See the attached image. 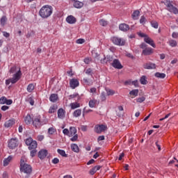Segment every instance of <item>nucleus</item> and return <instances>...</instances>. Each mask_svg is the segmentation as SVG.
<instances>
[{"instance_id":"1","label":"nucleus","mask_w":178,"mask_h":178,"mask_svg":"<svg viewBox=\"0 0 178 178\" xmlns=\"http://www.w3.org/2000/svg\"><path fill=\"white\" fill-rule=\"evenodd\" d=\"M10 74H13V77L6 80V86H9L10 83L12 84H16V82L22 79V70L19 67L14 65L9 70Z\"/></svg>"},{"instance_id":"2","label":"nucleus","mask_w":178,"mask_h":178,"mask_svg":"<svg viewBox=\"0 0 178 178\" xmlns=\"http://www.w3.org/2000/svg\"><path fill=\"white\" fill-rule=\"evenodd\" d=\"M39 15L43 19H47L52 15V6H44L40 10Z\"/></svg>"},{"instance_id":"3","label":"nucleus","mask_w":178,"mask_h":178,"mask_svg":"<svg viewBox=\"0 0 178 178\" xmlns=\"http://www.w3.org/2000/svg\"><path fill=\"white\" fill-rule=\"evenodd\" d=\"M20 170L21 172L26 173L27 175H30V173L33 172L31 165L26 163V158L24 157H22L20 160Z\"/></svg>"},{"instance_id":"4","label":"nucleus","mask_w":178,"mask_h":178,"mask_svg":"<svg viewBox=\"0 0 178 178\" xmlns=\"http://www.w3.org/2000/svg\"><path fill=\"white\" fill-rule=\"evenodd\" d=\"M26 144L29 146V149H35L37 148V141L33 140V138H29L25 140Z\"/></svg>"},{"instance_id":"5","label":"nucleus","mask_w":178,"mask_h":178,"mask_svg":"<svg viewBox=\"0 0 178 178\" xmlns=\"http://www.w3.org/2000/svg\"><path fill=\"white\" fill-rule=\"evenodd\" d=\"M111 41L115 44V45H119L120 47H123V45L126 44V40L118 37L111 38Z\"/></svg>"},{"instance_id":"6","label":"nucleus","mask_w":178,"mask_h":178,"mask_svg":"<svg viewBox=\"0 0 178 178\" xmlns=\"http://www.w3.org/2000/svg\"><path fill=\"white\" fill-rule=\"evenodd\" d=\"M165 6H167L168 10H169V12L175 13V15L178 14V9L176 7L173 6V5H172V3H170L169 1L167 0L165 2Z\"/></svg>"},{"instance_id":"7","label":"nucleus","mask_w":178,"mask_h":178,"mask_svg":"<svg viewBox=\"0 0 178 178\" xmlns=\"http://www.w3.org/2000/svg\"><path fill=\"white\" fill-rule=\"evenodd\" d=\"M19 145V142L17 140V138H11L8 141V147H10V149H15L16 147Z\"/></svg>"},{"instance_id":"8","label":"nucleus","mask_w":178,"mask_h":178,"mask_svg":"<svg viewBox=\"0 0 178 178\" xmlns=\"http://www.w3.org/2000/svg\"><path fill=\"white\" fill-rule=\"evenodd\" d=\"M32 123L35 129H40L41 126V117H40V115L35 117L33 119Z\"/></svg>"},{"instance_id":"9","label":"nucleus","mask_w":178,"mask_h":178,"mask_svg":"<svg viewBox=\"0 0 178 178\" xmlns=\"http://www.w3.org/2000/svg\"><path fill=\"white\" fill-rule=\"evenodd\" d=\"M106 129H107L106 126L104 124L95 125V133H97V134H101L102 131H105Z\"/></svg>"},{"instance_id":"10","label":"nucleus","mask_w":178,"mask_h":178,"mask_svg":"<svg viewBox=\"0 0 178 178\" xmlns=\"http://www.w3.org/2000/svg\"><path fill=\"white\" fill-rule=\"evenodd\" d=\"M0 104L1 105H12L13 104V100L8 99L6 97H1L0 98Z\"/></svg>"},{"instance_id":"11","label":"nucleus","mask_w":178,"mask_h":178,"mask_svg":"<svg viewBox=\"0 0 178 178\" xmlns=\"http://www.w3.org/2000/svg\"><path fill=\"white\" fill-rule=\"evenodd\" d=\"M111 66L115 69H123V65L120 63V61L118 59H114L113 62L111 63Z\"/></svg>"},{"instance_id":"12","label":"nucleus","mask_w":178,"mask_h":178,"mask_svg":"<svg viewBox=\"0 0 178 178\" xmlns=\"http://www.w3.org/2000/svg\"><path fill=\"white\" fill-rule=\"evenodd\" d=\"M113 60H115V59H113V56H106V57H104V59L101 60V63H110V65H111V63L113 62Z\"/></svg>"},{"instance_id":"13","label":"nucleus","mask_w":178,"mask_h":178,"mask_svg":"<svg viewBox=\"0 0 178 178\" xmlns=\"http://www.w3.org/2000/svg\"><path fill=\"white\" fill-rule=\"evenodd\" d=\"M74 3L73 6L74 8H76V9H81V8H83L84 6V3L81 1H79L78 0H71Z\"/></svg>"},{"instance_id":"14","label":"nucleus","mask_w":178,"mask_h":178,"mask_svg":"<svg viewBox=\"0 0 178 178\" xmlns=\"http://www.w3.org/2000/svg\"><path fill=\"white\" fill-rule=\"evenodd\" d=\"M79 80L76 79H72L70 80V86L71 87V88H72L73 90H74V88H76V87H79Z\"/></svg>"},{"instance_id":"15","label":"nucleus","mask_w":178,"mask_h":178,"mask_svg":"<svg viewBox=\"0 0 178 178\" xmlns=\"http://www.w3.org/2000/svg\"><path fill=\"white\" fill-rule=\"evenodd\" d=\"M143 67L144 69H147L148 70L152 69H156V65H155V63L149 62L147 63H145L143 65Z\"/></svg>"},{"instance_id":"16","label":"nucleus","mask_w":178,"mask_h":178,"mask_svg":"<svg viewBox=\"0 0 178 178\" xmlns=\"http://www.w3.org/2000/svg\"><path fill=\"white\" fill-rule=\"evenodd\" d=\"M47 155H48V151L47 150H40L38 152V157L40 159H44V158H47Z\"/></svg>"},{"instance_id":"17","label":"nucleus","mask_w":178,"mask_h":178,"mask_svg":"<svg viewBox=\"0 0 178 178\" xmlns=\"http://www.w3.org/2000/svg\"><path fill=\"white\" fill-rule=\"evenodd\" d=\"M152 48L151 47H147L143 50V55H145V56H147L148 55H151L152 54Z\"/></svg>"},{"instance_id":"18","label":"nucleus","mask_w":178,"mask_h":178,"mask_svg":"<svg viewBox=\"0 0 178 178\" xmlns=\"http://www.w3.org/2000/svg\"><path fill=\"white\" fill-rule=\"evenodd\" d=\"M66 22H67L70 24H74L76 23V17L73 15H70L66 18Z\"/></svg>"},{"instance_id":"19","label":"nucleus","mask_w":178,"mask_h":178,"mask_svg":"<svg viewBox=\"0 0 178 178\" xmlns=\"http://www.w3.org/2000/svg\"><path fill=\"white\" fill-rule=\"evenodd\" d=\"M144 41L146 42L147 44L151 45V47H153V48H155V43H154V40L151 39V38L147 36L145 38Z\"/></svg>"},{"instance_id":"20","label":"nucleus","mask_w":178,"mask_h":178,"mask_svg":"<svg viewBox=\"0 0 178 178\" xmlns=\"http://www.w3.org/2000/svg\"><path fill=\"white\" fill-rule=\"evenodd\" d=\"M99 169H101V166L96 165V166L93 167L92 169H90L89 173H90V175H91V176H93V175H95V173H97V171L99 170Z\"/></svg>"},{"instance_id":"21","label":"nucleus","mask_w":178,"mask_h":178,"mask_svg":"<svg viewBox=\"0 0 178 178\" xmlns=\"http://www.w3.org/2000/svg\"><path fill=\"white\" fill-rule=\"evenodd\" d=\"M71 149L72 151H73L74 152H76V154H79L80 152V148H79V146L77 145V144H72L71 145Z\"/></svg>"},{"instance_id":"22","label":"nucleus","mask_w":178,"mask_h":178,"mask_svg":"<svg viewBox=\"0 0 178 178\" xmlns=\"http://www.w3.org/2000/svg\"><path fill=\"white\" fill-rule=\"evenodd\" d=\"M15 124V119H11L8 120L7 122H5L4 126L5 127H12Z\"/></svg>"},{"instance_id":"23","label":"nucleus","mask_w":178,"mask_h":178,"mask_svg":"<svg viewBox=\"0 0 178 178\" xmlns=\"http://www.w3.org/2000/svg\"><path fill=\"white\" fill-rule=\"evenodd\" d=\"M119 29L121 31H127V30H129L130 27L126 24H121L119 26Z\"/></svg>"},{"instance_id":"24","label":"nucleus","mask_w":178,"mask_h":178,"mask_svg":"<svg viewBox=\"0 0 178 178\" xmlns=\"http://www.w3.org/2000/svg\"><path fill=\"white\" fill-rule=\"evenodd\" d=\"M58 99V94H51L49 97V101L51 102H56Z\"/></svg>"},{"instance_id":"25","label":"nucleus","mask_w":178,"mask_h":178,"mask_svg":"<svg viewBox=\"0 0 178 178\" xmlns=\"http://www.w3.org/2000/svg\"><path fill=\"white\" fill-rule=\"evenodd\" d=\"M77 133V129L74 127H70V137H73Z\"/></svg>"},{"instance_id":"26","label":"nucleus","mask_w":178,"mask_h":178,"mask_svg":"<svg viewBox=\"0 0 178 178\" xmlns=\"http://www.w3.org/2000/svg\"><path fill=\"white\" fill-rule=\"evenodd\" d=\"M24 122L26 124H31V122H33V118H31V115L28 114L24 118Z\"/></svg>"},{"instance_id":"27","label":"nucleus","mask_w":178,"mask_h":178,"mask_svg":"<svg viewBox=\"0 0 178 178\" xmlns=\"http://www.w3.org/2000/svg\"><path fill=\"white\" fill-rule=\"evenodd\" d=\"M58 118H59V119H63V118H65V112H63V108L58 109Z\"/></svg>"},{"instance_id":"28","label":"nucleus","mask_w":178,"mask_h":178,"mask_svg":"<svg viewBox=\"0 0 178 178\" xmlns=\"http://www.w3.org/2000/svg\"><path fill=\"white\" fill-rule=\"evenodd\" d=\"M12 159H13L12 156H9L7 159H5L3 161V166H8Z\"/></svg>"},{"instance_id":"29","label":"nucleus","mask_w":178,"mask_h":178,"mask_svg":"<svg viewBox=\"0 0 178 178\" xmlns=\"http://www.w3.org/2000/svg\"><path fill=\"white\" fill-rule=\"evenodd\" d=\"M155 77L157 79H165L166 77V74L165 73L156 72L154 74Z\"/></svg>"},{"instance_id":"30","label":"nucleus","mask_w":178,"mask_h":178,"mask_svg":"<svg viewBox=\"0 0 178 178\" xmlns=\"http://www.w3.org/2000/svg\"><path fill=\"white\" fill-rule=\"evenodd\" d=\"M57 152L58 154L61 155V156H63L64 158H67V154H66V152H65V150L58 149Z\"/></svg>"},{"instance_id":"31","label":"nucleus","mask_w":178,"mask_h":178,"mask_svg":"<svg viewBox=\"0 0 178 178\" xmlns=\"http://www.w3.org/2000/svg\"><path fill=\"white\" fill-rule=\"evenodd\" d=\"M74 98H77V100L79 101L80 99V95H79V93L75 92L73 95H70L69 96L68 99H73Z\"/></svg>"},{"instance_id":"32","label":"nucleus","mask_w":178,"mask_h":178,"mask_svg":"<svg viewBox=\"0 0 178 178\" xmlns=\"http://www.w3.org/2000/svg\"><path fill=\"white\" fill-rule=\"evenodd\" d=\"M73 116L74 118H79V116H81V109H76L73 113Z\"/></svg>"},{"instance_id":"33","label":"nucleus","mask_w":178,"mask_h":178,"mask_svg":"<svg viewBox=\"0 0 178 178\" xmlns=\"http://www.w3.org/2000/svg\"><path fill=\"white\" fill-rule=\"evenodd\" d=\"M57 109H58V106L56 105H53L50 107L49 110V113H55Z\"/></svg>"},{"instance_id":"34","label":"nucleus","mask_w":178,"mask_h":178,"mask_svg":"<svg viewBox=\"0 0 178 178\" xmlns=\"http://www.w3.org/2000/svg\"><path fill=\"white\" fill-rule=\"evenodd\" d=\"M71 109H76V108H80V104L77 102L71 103L70 104Z\"/></svg>"},{"instance_id":"35","label":"nucleus","mask_w":178,"mask_h":178,"mask_svg":"<svg viewBox=\"0 0 178 178\" xmlns=\"http://www.w3.org/2000/svg\"><path fill=\"white\" fill-rule=\"evenodd\" d=\"M47 133L50 136H52L53 134H55V133H56V129L54 127H50L48 129Z\"/></svg>"},{"instance_id":"36","label":"nucleus","mask_w":178,"mask_h":178,"mask_svg":"<svg viewBox=\"0 0 178 178\" xmlns=\"http://www.w3.org/2000/svg\"><path fill=\"white\" fill-rule=\"evenodd\" d=\"M28 92H33L34 91V84L30 83L26 88Z\"/></svg>"},{"instance_id":"37","label":"nucleus","mask_w":178,"mask_h":178,"mask_svg":"<svg viewBox=\"0 0 178 178\" xmlns=\"http://www.w3.org/2000/svg\"><path fill=\"white\" fill-rule=\"evenodd\" d=\"M138 16H140V11L139 10H135L132 14V17L134 19H136Z\"/></svg>"},{"instance_id":"38","label":"nucleus","mask_w":178,"mask_h":178,"mask_svg":"<svg viewBox=\"0 0 178 178\" xmlns=\"http://www.w3.org/2000/svg\"><path fill=\"white\" fill-rule=\"evenodd\" d=\"M169 45L172 47H177V42L175 40H171L169 41Z\"/></svg>"},{"instance_id":"39","label":"nucleus","mask_w":178,"mask_h":178,"mask_svg":"<svg viewBox=\"0 0 178 178\" xmlns=\"http://www.w3.org/2000/svg\"><path fill=\"white\" fill-rule=\"evenodd\" d=\"M6 22H8V19L6 18V16H3L1 18V26H5V24H6Z\"/></svg>"},{"instance_id":"40","label":"nucleus","mask_w":178,"mask_h":178,"mask_svg":"<svg viewBox=\"0 0 178 178\" xmlns=\"http://www.w3.org/2000/svg\"><path fill=\"white\" fill-rule=\"evenodd\" d=\"M96 104H97V100H95V99L90 100V102H89L90 108H94V106H95Z\"/></svg>"},{"instance_id":"41","label":"nucleus","mask_w":178,"mask_h":178,"mask_svg":"<svg viewBox=\"0 0 178 178\" xmlns=\"http://www.w3.org/2000/svg\"><path fill=\"white\" fill-rule=\"evenodd\" d=\"M129 94H130V95H134V97H137V95H138V89L132 90L129 92Z\"/></svg>"},{"instance_id":"42","label":"nucleus","mask_w":178,"mask_h":178,"mask_svg":"<svg viewBox=\"0 0 178 178\" xmlns=\"http://www.w3.org/2000/svg\"><path fill=\"white\" fill-rule=\"evenodd\" d=\"M99 23L101 24V26H103L104 27H105V26H108V21L102 19L99 20Z\"/></svg>"},{"instance_id":"43","label":"nucleus","mask_w":178,"mask_h":178,"mask_svg":"<svg viewBox=\"0 0 178 178\" xmlns=\"http://www.w3.org/2000/svg\"><path fill=\"white\" fill-rule=\"evenodd\" d=\"M140 83L145 85L147 84V79H145V76H143L140 79Z\"/></svg>"},{"instance_id":"44","label":"nucleus","mask_w":178,"mask_h":178,"mask_svg":"<svg viewBox=\"0 0 178 178\" xmlns=\"http://www.w3.org/2000/svg\"><path fill=\"white\" fill-rule=\"evenodd\" d=\"M151 26L154 27V29H158L159 24L156 22V21H152L151 22Z\"/></svg>"},{"instance_id":"45","label":"nucleus","mask_w":178,"mask_h":178,"mask_svg":"<svg viewBox=\"0 0 178 178\" xmlns=\"http://www.w3.org/2000/svg\"><path fill=\"white\" fill-rule=\"evenodd\" d=\"M86 74L88 76H92V70L91 68H88L86 71Z\"/></svg>"},{"instance_id":"46","label":"nucleus","mask_w":178,"mask_h":178,"mask_svg":"<svg viewBox=\"0 0 178 178\" xmlns=\"http://www.w3.org/2000/svg\"><path fill=\"white\" fill-rule=\"evenodd\" d=\"M36 154H37V150H35V149H32V150L31 151V156L32 158H34Z\"/></svg>"},{"instance_id":"47","label":"nucleus","mask_w":178,"mask_h":178,"mask_svg":"<svg viewBox=\"0 0 178 178\" xmlns=\"http://www.w3.org/2000/svg\"><path fill=\"white\" fill-rule=\"evenodd\" d=\"M138 35H139V37H142V38H146V37H148V35H147V34L141 33V32H138Z\"/></svg>"},{"instance_id":"48","label":"nucleus","mask_w":178,"mask_h":178,"mask_svg":"<svg viewBox=\"0 0 178 178\" xmlns=\"http://www.w3.org/2000/svg\"><path fill=\"white\" fill-rule=\"evenodd\" d=\"M63 134H65V136H68L70 137V131H69V129H64L63 130Z\"/></svg>"},{"instance_id":"49","label":"nucleus","mask_w":178,"mask_h":178,"mask_svg":"<svg viewBox=\"0 0 178 178\" xmlns=\"http://www.w3.org/2000/svg\"><path fill=\"white\" fill-rule=\"evenodd\" d=\"M137 102H144V101H145V97H139L136 99Z\"/></svg>"},{"instance_id":"50","label":"nucleus","mask_w":178,"mask_h":178,"mask_svg":"<svg viewBox=\"0 0 178 178\" xmlns=\"http://www.w3.org/2000/svg\"><path fill=\"white\" fill-rule=\"evenodd\" d=\"M100 98H101L102 101H106V96L105 95V92H102V94L100 95Z\"/></svg>"},{"instance_id":"51","label":"nucleus","mask_w":178,"mask_h":178,"mask_svg":"<svg viewBox=\"0 0 178 178\" xmlns=\"http://www.w3.org/2000/svg\"><path fill=\"white\" fill-rule=\"evenodd\" d=\"M86 42V40L84 39H78L76 40V44H84Z\"/></svg>"},{"instance_id":"52","label":"nucleus","mask_w":178,"mask_h":178,"mask_svg":"<svg viewBox=\"0 0 178 178\" xmlns=\"http://www.w3.org/2000/svg\"><path fill=\"white\" fill-rule=\"evenodd\" d=\"M78 138H79V135L75 134L72 138H70V140H71L72 142H74V141H76V140H78Z\"/></svg>"},{"instance_id":"53","label":"nucleus","mask_w":178,"mask_h":178,"mask_svg":"<svg viewBox=\"0 0 178 178\" xmlns=\"http://www.w3.org/2000/svg\"><path fill=\"white\" fill-rule=\"evenodd\" d=\"M52 163H54V165H56L57 163H59V159L58 158H54L52 160Z\"/></svg>"},{"instance_id":"54","label":"nucleus","mask_w":178,"mask_h":178,"mask_svg":"<svg viewBox=\"0 0 178 178\" xmlns=\"http://www.w3.org/2000/svg\"><path fill=\"white\" fill-rule=\"evenodd\" d=\"M140 23L141 24H144L145 23V17L142 16L140 19Z\"/></svg>"},{"instance_id":"55","label":"nucleus","mask_w":178,"mask_h":178,"mask_svg":"<svg viewBox=\"0 0 178 178\" xmlns=\"http://www.w3.org/2000/svg\"><path fill=\"white\" fill-rule=\"evenodd\" d=\"M33 34H34V32L33 31L28 32L26 34V38H30V37L33 36Z\"/></svg>"},{"instance_id":"56","label":"nucleus","mask_w":178,"mask_h":178,"mask_svg":"<svg viewBox=\"0 0 178 178\" xmlns=\"http://www.w3.org/2000/svg\"><path fill=\"white\" fill-rule=\"evenodd\" d=\"M90 112H92V110L91 109L87 110V108L86 107L83 108V113H90Z\"/></svg>"},{"instance_id":"57","label":"nucleus","mask_w":178,"mask_h":178,"mask_svg":"<svg viewBox=\"0 0 178 178\" xmlns=\"http://www.w3.org/2000/svg\"><path fill=\"white\" fill-rule=\"evenodd\" d=\"M172 38H178V33L177 32H173L172 34Z\"/></svg>"},{"instance_id":"58","label":"nucleus","mask_w":178,"mask_h":178,"mask_svg":"<svg viewBox=\"0 0 178 178\" xmlns=\"http://www.w3.org/2000/svg\"><path fill=\"white\" fill-rule=\"evenodd\" d=\"M28 101H29L30 105H31L32 106H33V105H34V99H33V98L30 97Z\"/></svg>"},{"instance_id":"59","label":"nucleus","mask_w":178,"mask_h":178,"mask_svg":"<svg viewBox=\"0 0 178 178\" xmlns=\"http://www.w3.org/2000/svg\"><path fill=\"white\" fill-rule=\"evenodd\" d=\"M89 92H91L92 94H95V92H97V88H90Z\"/></svg>"},{"instance_id":"60","label":"nucleus","mask_w":178,"mask_h":178,"mask_svg":"<svg viewBox=\"0 0 178 178\" xmlns=\"http://www.w3.org/2000/svg\"><path fill=\"white\" fill-rule=\"evenodd\" d=\"M115 94V92L112 90H107V95H113Z\"/></svg>"},{"instance_id":"61","label":"nucleus","mask_w":178,"mask_h":178,"mask_svg":"<svg viewBox=\"0 0 178 178\" xmlns=\"http://www.w3.org/2000/svg\"><path fill=\"white\" fill-rule=\"evenodd\" d=\"M8 109H9V106H1V111H3L4 112H5V111H8Z\"/></svg>"},{"instance_id":"62","label":"nucleus","mask_w":178,"mask_h":178,"mask_svg":"<svg viewBox=\"0 0 178 178\" xmlns=\"http://www.w3.org/2000/svg\"><path fill=\"white\" fill-rule=\"evenodd\" d=\"M140 48H141L142 49H145V48H147V44H145V43H142V44L140 45Z\"/></svg>"},{"instance_id":"63","label":"nucleus","mask_w":178,"mask_h":178,"mask_svg":"<svg viewBox=\"0 0 178 178\" xmlns=\"http://www.w3.org/2000/svg\"><path fill=\"white\" fill-rule=\"evenodd\" d=\"M83 62H84L85 63H86V65H88V64L90 63V62H91V59H90V58H85V59L83 60Z\"/></svg>"},{"instance_id":"64","label":"nucleus","mask_w":178,"mask_h":178,"mask_svg":"<svg viewBox=\"0 0 178 178\" xmlns=\"http://www.w3.org/2000/svg\"><path fill=\"white\" fill-rule=\"evenodd\" d=\"M170 116V113L167 114L165 118H161L159 120L160 122H162V120H165V119H168Z\"/></svg>"}]
</instances>
